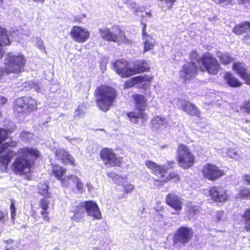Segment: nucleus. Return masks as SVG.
Wrapping results in <instances>:
<instances>
[{
    "instance_id": "7c9ffc66",
    "label": "nucleus",
    "mask_w": 250,
    "mask_h": 250,
    "mask_svg": "<svg viewBox=\"0 0 250 250\" xmlns=\"http://www.w3.org/2000/svg\"><path fill=\"white\" fill-rule=\"evenodd\" d=\"M224 79L226 83L231 87H237L242 85V83L229 72L225 73Z\"/></svg>"
},
{
    "instance_id": "f8f14e48",
    "label": "nucleus",
    "mask_w": 250,
    "mask_h": 250,
    "mask_svg": "<svg viewBox=\"0 0 250 250\" xmlns=\"http://www.w3.org/2000/svg\"><path fill=\"white\" fill-rule=\"evenodd\" d=\"M194 232L191 228L181 226L177 229L173 236V245L177 247L185 246L192 239Z\"/></svg>"
},
{
    "instance_id": "4be33fe9",
    "label": "nucleus",
    "mask_w": 250,
    "mask_h": 250,
    "mask_svg": "<svg viewBox=\"0 0 250 250\" xmlns=\"http://www.w3.org/2000/svg\"><path fill=\"white\" fill-rule=\"evenodd\" d=\"M232 68L241 78L245 81L246 83L250 85V73L244 63L239 62H234L232 64Z\"/></svg>"
},
{
    "instance_id": "0eeeda50",
    "label": "nucleus",
    "mask_w": 250,
    "mask_h": 250,
    "mask_svg": "<svg viewBox=\"0 0 250 250\" xmlns=\"http://www.w3.org/2000/svg\"><path fill=\"white\" fill-rule=\"evenodd\" d=\"M49 186L45 183L40 182L37 188L38 193L43 196L39 202V207L41 209L40 214L43 220L46 223H49L51 218L49 216V212L48 209L49 208V199L51 198V193L49 192Z\"/></svg>"
},
{
    "instance_id": "f3484780",
    "label": "nucleus",
    "mask_w": 250,
    "mask_h": 250,
    "mask_svg": "<svg viewBox=\"0 0 250 250\" xmlns=\"http://www.w3.org/2000/svg\"><path fill=\"white\" fill-rule=\"evenodd\" d=\"M198 69V66L193 62L185 63L179 71L180 79L185 82L193 79L197 75Z\"/></svg>"
},
{
    "instance_id": "c756f323",
    "label": "nucleus",
    "mask_w": 250,
    "mask_h": 250,
    "mask_svg": "<svg viewBox=\"0 0 250 250\" xmlns=\"http://www.w3.org/2000/svg\"><path fill=\"white\" fill-rule=\"evenodd\" d=\"M250 29V22L244 21L236 24L232 29V32L236 35H241L246 33Z\"/></svg>"
},
{
    "instance_id": "c9c22d12",
    "label": "nucleus",
    "mask_w": 250,
    "mask_h": 250,
    "mask_svg": "<svg viewBox=\"0 0 250 250\" xmlns=\"http://www.w3.org/2000/svg\"><path fill=\"white\" fill-rule=\"evenodd\" d=\"M221 62L224 65H227L233 61V58L228 53H224L219 56Z\"/></svg>"
},
{
    "instance_id": "b1692460",
    "label": "nucleus",
    "mask_w": 250,
    "mask_h": 250,
    "mask_svg": "<svg viewBox=\"0 0 250 250\" xmlns=\"http://www.w3.org/2000/svg\"><path fill=\"white\" fill-rule=\"evenodd\" d=\"M150 67L148 62L144 60H137L131 67L132 76L150 71Z\"/></svg>"
},
{
    "instance_id": "20e7f679",
    "label": "nucleus",
    "mask_w": 250,
    "mask_h": 250,
    "mask_svg": "<svg viewBox=\"0 0 250 250\" xmlns=\"http://www.w3.org/2000/svg\"><path fill=\"white\" fill-rule=\"evenodd\" d=\"M132 98L134 101L135 110L126 113L129 121L134 124H137L139 119L142 122H146L148 118L147 114L145 112L147 106V99L143 95L139 94L133 95Z\"/></svg>"
},
{
    "instance_id": "72a5a7b5",
    "label": "nucleus",
    "mask_w": 250,
    "mask_h": 250,
    "mask_svg": "<svg viewBox=\"0 0 250 250\" xmlns=\"http://www.w3.org/2000/svg\"><path fill=\"white\" fill-rule=\"evenodd\" d=\"M245 226L243 231L249 232L250 231V208H247L241 215Z\"/></svg>"
},
{
    "instance_id": "9b49d317",
    "label": "nucleus",
    "mask_w": 250,
    "mask_h": 250,
    "mask_svg": "<svg viewBox=\"0 0 250 250\" xmlns=\"http://www.w3.org/2000/svg\"><path fill=\"white\" fill-rule=\"evenodd\" d=\"M99 157L104 165L107 167H121L123 163V158L118 156L112 148H102L99 152Z\"/></svg>"
},
{
    "instance_id": "e433bc0d",
    "label": "nucleus",
    "mask_w": 250,
    "mask_h": 250,
    "mask_svg": "<svg viewBox=\"0 0 250 250\" xmlns=\"http://www.w3.org/2000/svg\"><path fill=\"white\" fill-rule=\"evenodd\" d=\"M124 193L121 196H119V198H125L126 195L132 192L134 189V186L129 183H127L123 185Z\"/></svg>"
},
{
    "instance_id": "49530a36",
    "label": "nucleus",
    "mask_w": 250,
    "mask_h": 250,
    "mask_svg": "<svg viewBox=\"0 0 250 250\" xmlns=\"http://www.w3.org/2000/svg\"><path fill=\"white\" fill-rule=\"evenodd\" d=\"M214 1L217 3H222L225 2L229 1L230 0H213Z\"/></svg>"
},
{
    "instance_id": "de8ad7c7",
    "label": "nucleus",
    "mask_w": 250,
    "mask_h": 250,
    "mask_svg": "<svg viewBox=\"0 0 250 250\" xmlns=\"http://www.w3.org/2000/svg\"><path fill=\"white\" fill-rule=\"evenodd\" d=\"M243 4H248L250 6V0H240Z\"/></svg>"
},
{
    "instance_id": "2f4dec72",
    "label": "nucleus",
    "mask_w": 250,
    "mask_h": 250,
    "mask_svg": "<svg viewBox=\"0 0 250 250\" xmlns=\"http://www.w3.org/2000/svg\"><path fill=\"white\" fill-rule=\"evenodd\" d=\"M143 39L144 41L143 49L144 53L153 49L156 43L152 36H147V37L143 38Z\"/></svg>"
},
{
    "instance_id": "a19ab883",
    "label": "nucleus",
    "mask_w": 250,
    "mask_h": 250,
    "mask_svg": "<svg viewBox=\"0 0 250 250\" xmlns=\"http://www.w3.org/2000/svg\"><path fill=\"white\" fill-rule=\"evenodd\" d=\"M242 108L247 113H250V100L244 102Z\"/></svg>"
},
{
    "instance_id": "f257e3e1",
    "label": "nucleus",
    "mask_w": 250,
    "mask_h": 250,
    "mask_svg": "<svg viewBox=\"0 0 250 250\" xmlns=\"http://www.w3.org/2000/svg\"><path fill=\"white\" fill-rule=\"evenodd\" d=\"M145 165L151 173L158 178L154 180V185L157 188L163 187L169 182L177 183L181 181V176L176 171L168 172V168L164 165L146 160Z\"/></svg>"
},
{
    "instance_id": "9d476101",
    "label": "nucleus",
    "mask_w": 250,
    "mask_h": 250,
    "mask_svg": "<svg viewBox=\"0 0 250 250\" xmlns=\"http://www.w3.org/2000/svg\"><path fill=\"white\" fill-rule=\"evenodd\" d=\"M99 32L101 38L108 42H117L126 39L124 32L118 25H113L111 29L107 27L100 28Z\"/></svg>"
},
{
    "instance_id": "ddd939ff",
    "label": "nucleus",
    "mask_w": 250,
    "mask_h": 250,
    "mask_svg": "<svg viewBox=\"0 0 250 250\" xmlns=\"http://www.w3.org/2000/svg\"><path fill=\"white\" fill-rule=\"evenodd\" d=\"M201 172L205 179L211 182L217 181L225 175L224 170L217 165L209 163L202 167Z\"/></svg>"
},
{
    "instance_id": "4468645a",
    "label": "nucleus",
    "mask_w": 250,
    "mask_h": 250,
    "mask_svg": "<svg viewBox=\"0 0 250 250\" xmlns=\"http://www.w3.org/2000/svg\"><path fill=\"white\" fill-rule=\"evenodd\" d=\"M17 146L16 141H10L2 144L0 146V166L7 168L10 161L16 155L14 151L8 147H15Z\"/></svg>"
},
{
    "instance_id": "f03ea898",
    "label": "nucleus",
    "mask_w": 250,
    "mask_h": 250,
    "mask_svg": "<svg viewBox=\"0 0 250 250\" xmlns=\"http://www.w3.org/2000/svg\"><path fill=\"white\" fill-rule=\"evenodd\" d=\"M20 155L12 164V168L16 174L23 175L26 169H30L35 164L36 160L41 156V153L36 148L23 147L18 150Z\"/></svg>"
},
{
    "instance_id": "c03bdc74",
    "label": "nucleus",
    "mask_w": 250,
    "mask_h": 250,
    "mask_svg": "<svg viewBox=\"0 0 250 250\" xmlns=\"http://www.w3.org/2000/svg\"><path fill=\"white\" fill-rule=\"evenodd\" d=\"M31 216L32 217H33L34 219L36 220L40 218L37 212L35 210H32L31 211Z\"/></svg>"
},
{
    "instance_id": "393cba45",
    "label": "nucleus",
    "mask_w": 250,
    "mask_h": 250,
    "mask_svg": "<svg viewBox=\"0 0 250 250\" xmlns=\"http://www.w3.org/2000/svg\"><path fill=\"white\" fill-rule=\"evenodd\" d=\"M11 44L8 31L6 28L0 25V58H2L5 53L2 47L9 46Z\"/></svg>"
},
{
    "instance_id": "13d9d810",
    "label": "nucleus",
    "mask_w": 250,
    "mask_h": 250,
    "mask_svg": "<svg viewBox=\"0 0 250 250\" xmlns=\"http://www.w3.org/2000/svg\"><path fill=\"white\" fill-rule=\"evenodd\" d=\"M96 250H98L97 249H96Z\"/></svg>"
},
{
    "instance_id": "6e6d98bb",
    "label": "nucleus",
    "mask_w": 250,
    "mask_h": 250,
    "mask_svg": "<svg viewBox=\"0 0 250 250\" xmlns=\"http://www.w3.org/2000/svg\"><path fill=\"white\" fill-rule=\"evenodd\" d=\"M5 250H10L7 248H6L5 249Z\"/></svg>"
},
{
    "instance_id": "3c124183",
    "label": "nucleus",
    "mask_w": 250,
    "mask_h": 250,
    "mask_svg": "<svg viewBox=\"0 0 250 250\" xmlns=\"http://www.w3.org/2000/svg\"><path fill=\"white\" fill-rule=\"evenodd\" d=\"M174 163V161H169L167 162V164L168 166H173Z\"/></svg>"
},
{
    "instance_id": "dca6fc26",
    "label": "nucleus",
    "mask_w": 250,
    "mask_h": 250,
    "mask_svg": "<svg viewBox=\"0 0 250 250\" xmlns=\"http://www.w3.org/2000/svg\"><path fill=\"white\" fill-rule=\"evenodd\" d=\"M112 68L121 78L125 79L132 76L131 67L130 62L122 58L116 60L112 63Z\"/></svg>"
},
{
    "instance_id": "a878e982",
    "label": "nucleus",
    "mask_w": 250,
    "mask_h": 250,
    "mask_svg": "<svg viewBox=\"0 0 250 250\" xmlns=\"http://www.w3.org/2000/svg\"><path fill=\"white\" fill-rule=\"evenodd\" d=\"M136 79L137 88L146 89L150 86L153 77L147 75H139L136 76Z\"/></svg>"
},
{
    "instance_id": "5fc2aeb1",
    "label": "nucleus",
    "mask_w": 250,
    "mask_h": 250,
    "mask_svg": "<svg viewBox=\"0 0 250 250\" xmlns=\"http://www.w3.org/2000/svg\"><path fill=\"white\" fill-rule=\"evenodd\" d=\"M3 3V0H0V3Z\"/></svg>"
},
{
    "instance_id": "cd10ccee",
    "label": "nucleus",
    "mask_w": 250,
    "mask_h": 250,
    "mask_svg": "<svg viewBox=\"0 0 250 250\" xmlns=\"http://www.w3.org/2000/svg\"><path fill=\"white\" fill-rule=\"evenodd\" d=\"M85 211L84 202H81L78 205L75 207L72 211L73 212V216L72 219L76 222H79L83 217Z\"/></svg>"
},
{
    "instance_id": "473e14b6",
    "label": "nucleus",
    "mask_w": 250,
    "mask_h": 250,
    "mask_svg": "<svg viewBox=\"0 0 250 250\" xmlns=\"http://www.w3.org/2000/svg\"><path fill=\"white\" fill-rule=\"evenodd\" d=\"M150 124L152 128L158 130L160 127L166 124V118L159 116H155L151 120Z\"/></svg>"
},
{
    "instance_id": "423d86ee",
    "label": "nucleus",
    "mask_w": 250,
    "mask_h": 250,
    "mask_svg": "<svg viewBox=\"0 0 250 250\" xmlns=\"http://www.w3.org/2000/svg\"><path fill=\"white\" fill-rule=\"evenodd\" d=\"M26 63V60L23 55L9 52L5 58L4 71L7 74H19L24 70Z\"/></svg>"
},
{
    "instance_id": "37998d69",
    "label": "nucleus",
    "mask_w": 250,
    "mask_h": 250,
    "mask_svg": "<svg viewBox=\"0 0 250 250\" xmlns=\"http://www.w3.org/2000/svg\"><path fill=\"white\" fill-rule=\"evenodd\" d=\"M244 182L248 185H250V174H245L243 176Z\"/></svg>"
},
{
    "instance_id": "09e8293b",
    "label": "nucleus",
    "mask_w": 250,
    "mask_h": 250,
    "mask_svg": "<svg viewBox=\"0 0 250 250\" xmlns=\"http://www.w3.org/2000/svg\"><path fill=\"white\" fill-rule=\"evenodd\" d=\"M4 243L7 244H12L14 243V241L11 239H9L4 241Z\"/></svg>"
},
{
    "instance_id": "4d7b16f0",
    "label": "nucleus",
    "mask_w": 250,
    "mask_h": 250,
    "mask_svg": "<svg viewBox=\"0 0 250 250\" xmlns=\"http://www.w3.org/2000/svg\"><path fill=\"white\" fill-rule=\"evenodd\" d=\"M108 250H111V249L109 247L108 248Z\"/></svg>"
},
{
    "instance_id": "8fccbe9b",
    "label": "nucleus",
    "mask_w": 250,
    "mask_h": 250,
    "mask_svg": "<svg viewBox=\"0 0 250 250\" xmlns=\"http://www.w3.org/2000/svg\"><path fill=\"white\" fill-rule=\"evenodd\" d=\"M33 1L37 3H43L45 0H33Z\"/></svg>"
},
{
    "instance_id": "6ab92c4d",
    "label": "nucleus",
    "mask_w": 250,
    "mask_h": 250,
    "mask_svg": "<svg viewBox=\"0 0 250 250\" xmlns=\"http://www.w3.org/2000/svg\"><path fill=\"white\" fill-rule=\"evenodd\" d=\"M69 35L75 42L83 43L89 39L90 33L87 29L75 25L72 27Z\"/></svg>"
},
{
    "instance_id": "39448f33",
    "label": "nucleus",
    "mask_w": 250,
    "mask_h": 250,
    "mask_svg": "<svg viewBox=\"0 0 250 250\" xmlns=\"http://www.w3.org/2000/svg\"><path fill=\"white\" fill-rule=\"evenodd\" d=\"M40 103L30 96H23L15 99L13 102V111L15 114H30L37 111Z\"/></svg>"
},
{
    "instance_id": "79ce46f5",
    "label": "nucleus",
    "mask_w": 250,
    "mask_h": 250,
    "mask_svg": "<svg viewBox=\"0 0 250 250\" xmlns=\"http://www.w3.org/2000/svg\"><path fill=\"white\" fill-rule=\"evenodd\" d=\"M143 27L142 29V38H145L146 37H147V36H150V35L146 33V23H143Z\"/></svg>"
},
{
    "instance_id": "412c9836",
    "label": "nucleus",
    "mask_w": 250,
    "mask_h": 250,
    "mask_svg": "<svg viewBox=\"0 0 250 250\" xmlns=\"http://www.w3.org/2000/svg\"><path fill=\"white\" fill-rule=\"evenodd\" d=\"M85 211L88 215L93 217L95 220L102 219V213L97 203L92 200L84 202Z\"/></svg>"
},
{
    "instance_id": "1a4fd4ad",
    "label": "nucleus",
    "mask_w": 250,
    "mask_h": 250,
    "mask_svg": "<svg viewBox=\"0 0 250 250\" xmlns=\"http://www.w3.org/2000/svg\"><path fill=\"white\" fill-rule=\"evenodd\" d=\"M176 153V160L181 167L188 169L193 166L195 157L187 145L182 143L179 144Z\"/></svg>"
},
{
    "instance_id": "7ed1b4c3",
    "label": "nucleus",
    "mask_w": 250,
    "mask_h": 250,
    "mask_svg": "<svg viewBox=\"0 0 250 250\" xmlns=\"http://www.w3.org/2000/svg\"><path fill=\"white\" fill-rule=\"evenodd\" d=\"M93 94L97 107L104 112H106L110 109L118 97L117 90L105 84L97 86Z\"/></svg>"
},
{
    "instance_id": "4c0bfd02",
    "label": "nucleus",
    "mask_w": 250,
    "mask_h": 250,
    "mask_svg": "<svg viewBox=\"0 0 250 250\" xmlns=\"http://www.w3.org/2000/svg\"><path fill=\"white\" fill-rule=\"evenodd\" d=\"M137 85L136 76L126 80L124 84V88L127 89Z\"/></svg>"
},
{
    "instance_id": "f704fd0d",
    "label": "nucleus",
    "mask_w": 250,
    "mask_h": 250,
    "mask_svg": "<svg viewBox=\"0 0 250 250\" xmlns=\"http://www.w3.org/2000/svg\"><path fill=\"white\" fill-rule=\"evenodd\" d=\"M236 198L240 199L250 200V188L243 187L236 194Z\"/></svg>"
},
{
    "instance_id": "c85d7f7f",
    "label": "nucleus",
    "mask_w": 250,
    "mask_h": 250,
    "mask_svg": "<svg viewBox=\"0 0 250 250\" xmlns=\"http://www.w3.org/2000/svg\"><path fill=\"white\" fill-rule=\"evenodd\" d=\"M182 109L191 116L200 118V111L194 104L186 103L182 105Z\"/></svg>"
},
{
    "instance_id": "58836bf2",
    "label": "nucleus",
    "mask_w": 250,
    "mask_h": 250,
    "mask_svg": "<svg viewBox=\"0 0 250 250\" xmlns=\"http://www.w3.org/2000/svg\"><path fill=\"white\" fill-rule=\"evenodd\" d=\"M8 134L9 131L7 130L0 127V146L8 138Z\"/></svg>"
},
{
    "instance_id": "864d4df0",
    "label": "nucleus",
    "mask_w": 250,
    "mask_h": 250,
    "mask_svg": "<svg viewBox=\"0 0 250 250\" xmlns=\"http://www.w3.org/2000/svg\"><path fill=\"white\" fill-rule=\"evenodd\" d=\"M3 75V71L1 69H0V78Z\"/></svg>"
},
{
    "instance_id": "aec40b11",
    "label": "nucleus",
    "mask_w": 250,
    "mask_h": 250,
    "mask_svg": "<svg viewBox=\"0 0 250 250\" xmlns=\"http://www.w3.org/2000/svg\"><path fill=\"white\" fill-rule=\"evenodd\" d=\"M166 203L176 211L180 212L183 208L181 198L174 192L168 193L165 198Z\"/></svg>"
},
{
    "instance_id": "603ef678",
    "label": "nucleus",
    "mask_w": 250,
    "mask_h": 250,
    "mask_svg": "<svg viewBox=\"0 0 250 250\" xmlns=\"http://www.w3.org/2000/svg\"><path fill=\"white\" fill-rule=\"evenodd\" d=\"M115 173L113 172H107L106 173V175L108 176V177H112Z\"/></svg>"
},
{
    "instance_id": "a211bd4d",
    "label": "nucleus",
    "mask_w": 250,
    "mask_h": 250,
    "mask_svg": "<svg viewBox=\"0 0 250 250\" xmlns=\"http://www.w3.org/2000/svg\"><path fill=\"white\" fill-rule=\"evenodd\" d=\"M51 172L50 174L53 175L58 181L62 188L67 187L70 174L65 175L66 169L59 164H52L51 165Z\"/></svg>"
},
{
    "instance_id": "ea45409f",
    "label": "nucleus",
    "mask_w": 250,
    "mask_h": 250,
    "mask_svg": "<svg viewBox=\"0 0 250 250\" xmlns=\"http://www.w3.org/2000/svg\"><path fill=\"white\" fill-rule=\"evenodd\" d=\"M10 209L11 211V219L13 220L15 219L16 218V208L14 205V201L13 200H11V204L10 206Z\"/></svg>"
},
{
    "instance_id": "bb28decb",
    "label": "nucleus",
    "mask_w": 250,
    "mask_h": 250,
    "mask_svg": "<svg viewBox=\"0 0 250 250\" xmlns=\"http://www.w3.org/2000/svg\"><path fill=\"white\" fill-rule=\"evenodd\" d=\"M68 182L69 185L67 187H63V188H70L73 187V185H75L79 193H82L84 192V185L81 179L76 175L70 174V177L69 178Z\"/></svg>"
},
{
    "instance_id": "6e6552de",
    "label": "nucleus",
    "mask_w": 250,
    "mask_h": 250,
    "mask_svg": "<svg viewBox=\"0 0 250 250\" xmlns=\"http://www.w3.org/2000/svg\"><path fill=\"white\" fill-rule=\"evenodd\" d=\"M197 62L202 71H206L211 75L217 74L221 69L220 64L218 60L209 52L203 54Z\"/></svg>"
},
{
    "instance_id": "5701e85b",
    "label": "nucleus",
    "mask_w": 250,
    "mask_h": 250,
    "mask_svg": "<svg viewBox=\"0 0 250 250\" xmlns=\"http://www.w3.org/2000/svg\"><path fill=\"white\" fill-rule=\"evenodd\" d=\"M57 160L63 164L69 163L72 166L75 167L74 158L64 149H58L55 153Z\"/></svg>"
},
{
    "instance_id": "2eb2a0df",
    "label": "nucleus",
    "mask_w": 250,
    "mask_h": 250,
    "mask_svg": "<svg viewBox=\"0 0 250 250\" xmlns=\"http://www.w3.org/2000/svg\"><path fill=\"white\" fill-rule=\"evenodd\" d=\"M208 196L214 203L224 204L229 200V196L227 190L220 186H213L208 189Z\"/></svg>"
},
{
    "instance_id": "a18cd8bd",
    "label": "nucleus",
    "mask_w": 250,
    "mask_h": 250,
    "mask_svg": "<svg viewBox=\"0 0 250 250\" xmlns=\"http://www.w3.org/2000/svg\"><path fill=\"white\" fill-rule=\"evenodd\" d=\"M5 214L2 210H0V221H3L5 219Z\"/></svg>"
}]
</instances>
